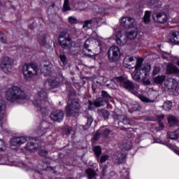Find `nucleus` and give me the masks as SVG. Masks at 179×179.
<instances>
[{
    "label": "nucleus",
    "mask_w": 179,
    "mask_h": 179,
    "mask_svg": "<svg viewBox=\"0 0 179 179\" xmlns=\"http://www.w3.org/2000/svg\"><path fill=\"white\" fill-rule=\"evenodd\" d=\"M143 20L145 23H149L150 22V11H145Z\"/></svg>",
    "instance_id": "obj_41"
},
{
    "label": "nucleus",
    "mask_w": 179,
    "mask_h": 179,
    "mask_svg": "<svg viewBox=\"0 0 179 179\" xmlns=\"http://www.w3.org/2000/svg\"><path fill=\"white\" fill-rule=\"evenodd\" d=\"M93 150L96 157V160L99 162L100 160V156H101V147L100 145L94 146Z\"/></svg>",
    "instance_id": "obj_25"
},
{
    "label": "nucleus",
    "mask_w": 179,
    "mask_h": 179,
    "mask_svg": "<svg viewBox=\"0 0 179 179\" xmlns=\"http://www.w3.org/2000/svg\"><path fill=\"white\" fill-rule=\"evenodd\" d=\"M121 26L125 29H134L136 27V21L130 17H122L120 20Z\"/></svg>",
    "instance_id": "obj_10"
},
{
    "label": "nucleus",
    "mask_w": 179,
    "mask_h": 179,
    "mask_svg": "<svg viewBox=\"0 0 179 179\" xmlns=\"http://www.w3.org/2000/svg\"><path fill=\"white\" fill-rule=\"evenodd\" d=\"M0 41L2 42L3 44H6V37L3 34L0 32Z\"/></svg>",
    "instance_id": "obj_49"
},
{
    "label": "nucleus",
    "mask_w": 179,
    "mask_h": 179,
    "mask_svg": "<svg viewBox=\"0 0 179 179\" xmlns=\"http://www.w3.org/2000/svg\"><path fill=\"white\" fill-rule=\"evenodd\" d=\"M26 149H27V150H29V152H33V150L36 149V144L34 143V142L31 141L27 143V145L26 146Z\"/></svg>",
    "instance_id": "obj_36"
},
{
    "label": "nucleus",
    "mask_w": 179,
    "mask_h": 179,
    "mask_svg": "<svg viewBox=\"0 0 179 179\" xmlns=\"http://www.w3.org/2000/svg\"><path fill=\"white\" fill-rule=\"evenodd\" d=\"M178 119L176 117V116L169 115L168 117V124L170 125V127H176L178 125Z\"/></svg>",
    "instance_id": "obj_21"
},
{
    "label": "nucleus",
    "mask_w": 179,
    "mask_h": 179,
    "mask_svg": "<svg viewBox=\"0 0 179 179\" xmlns=\"http://www.w3.org/2000/svg\"><path fill=\"white\" fill-rule=\"evenodd\" d=\"M169 41L172 44H179V31H173L169 34Z\"/></svg>",
    "instance_id": "obj_16"
},
{
    "label": "nucleus",
    "mask_w": 179,
    "mask_h": 179,
    "mask_svg": "<svg viewBox=\"0 0 179 179\" xmlns=\"http://www.w3.org/2000/svg\"><path fill=\"white\" fill-rule=\"evenodd\" d=\"M104 102H106V101H104V99L99 97L96 99V101H94L93 105L95 107H101L102 106H104Z\"/></svg>",
    "instance_id": "obj_31"
},
{
    "label": "nucleus",
    "mask_w": 179,
    "mask_h": 179,
    "mask_svg": "<svg viewBox=\"0 0 179 179\" xmlns=\"http://www.w3.org/2000/svg\"><path fill=\"white\" fill-rule=\"evenodd\" d=\"M58 41L59 45L64 50H70L72 47V38H71L69 34L65 31L60 32Z\"/></svg>",
    "instance_id": "obj_7"
},
{
    "label": "nucleus",
    "mask_w": 179,
    "mask_h": 179,
    "mask_svg": "<svg viewBox=\"0 0 179 179\" xmlns=\"http://www.w3.org/2000/svg\"><path fill=\"white\" fill-rule=\"evenodd\" d=\"M116 80L118 83H120V86H122L126 90H129V92H131L132 94H134V96H136L138 98L140 99L143 101V103H155L156 101L155 99H150L149 98L139 94L136 91H135V85H134V83L132 82L129 81V80L127 79L126 78H124L122 76L116 78Z\"/></svg>",
    "instance_id": "obj_3"
},
{
    "label": "nucleus",
    "mask_w": 179,
    "mask_h": 179,
    "mask_svg": "<svg viewBox=\"0 0 179 179\" xmlns=\"http://www.w3.org/2000/svg\"><path fill=\"white\" fill-rule=\"evenodd\" d=\"M109 157H110L107 155H102L101 157V158H99V163H101L102 164V163H106V162H107V160H108Z\"/></svg>",
    "instance_id": "obj_45"
},
{
    "label": "nucleus",
    "mask_w": 179,
    "mask_h": 179,
    "mask_svg": "<svg viewBox=\"0 0 179 179\" xmlns=\"http://www.w3.org/2000/svg\"><path fill=\"white\" fill-rule=\"evenodd\" d=\"M99 80L100 81V83H108V82H110L108 78L103 76L99 77Z\"/></svg>",
    "instance_id": "obj_47"
},
{
    "label": "nucleus",
    "mask_w": 179,
    "mask_h": 179,
    "mask_svg": "<svg viewBox=\"0 0 179 179\" xmlns=\"http://www.w3.org/2000/svg\"><path fill=\"white\" fill-rule=\"evenodd\" d=\"M116 119H117V120L120 122H122V124L124 125H130L131 124V120L128 117H127V116L122 115H116Z\"/></svg>",
    "instance_id": "obj_19"
},
{
    "label": "nucleus",
    "mask_w": 179,
    "mask_h": 179,
    "mask_svg": "<svg viewBox=\"0 0 179 179\" xmlns=\"http://www.w3.org/2000/svg\"><path fill=\"white\" fill-rule=\"evenodd\" d=\"M99 131L101 132V135L103 136V138H108V135H113V130L108 129V128H103L101 127L99 129Z\"/></svg>",
    "instance_id": "obj_20"
},
{
    "label": "nucleus",
    "mask_w": 179,
    "mask_h": 179,
    "mask_svg": "<svg viewBox=\"0 0 179 179\" xmlns=\"http://www.w3.org/2000/svg\"><path fill=\"white\" fill-rule=\"evenodd\" d=\"M159 128L161 129H163V128H164V124H163V123L161 122H159Z\"/></svg>",
    "instance_id": "obj_58"
},
{
    "label": "nucleus",
    "mask_w": 179,
    "mask_h": 179,
    "mask_svg": "<svg viewBox=\"0 0 179 179\" xmlns=\"http://www.w3.org/2000/svg\"><path fill=\"white\" fill-rule=\"evenodd\" d=\"M132 148V143L131 141H125L122 143V147L120 148L122 150H129Z\"/></svg>",
    "instance_id": "obj_34"
},
{
    "label": "nucleus",
    "mask_w": 179,
    "mask_h": 179,
    "mask_svg": "<svg viewBox=\"0 0 179 179\" xmlns=\"http://www.w3.org/2000/svg\"><path fill=\"white\" fill-rule=\"evenodd\" d=\"M89 103H90V106H92L93 104V103L91 101Z\"/></svg>",
    "instance_id": "obj_62"
},
{
    "label": "nucleus",
    "mask_w": 179,
    "mask_h": 179,
    "mask_svg": "<svg viewBox=\"0 0 179 179\" xmlns=\"http://www.w3.org/2000/svg\"><path fill=\"white\" fill-rule=\"evenodd\" d=\"M22 73L27 80L31 79L34 76H37L38 73V66L35 63L25 64L22 67Z\"/></svg>",
    "instance_id": "obj_5"
},
{
    "label": "nucleus",
    "mask_w": 179,
    "mask_h": 179,
    "mask_svg": "<svg viewBox=\"0 0 179 179\" xmlns=\"http://www.w3.org/2000/svg\"><path fill=\"white\" fill-rule=\"evenodd\" d=\"M101 96L103 97V99H104V101H106V103H107L108 100H110V99H111V96H110V94H108V92H107L105 90L101 91Z\"/></svg>",
    "instance_id": "obj_38"
},
{
    "label": "nucleus",
    "mask_w": 179,
    "mask_h": 179,
    "mask_svg": "<svg viewBox=\"0 0 179 179\" xmlns=\"http://www.w3.org/2000/svg\"><path fill=\"white\" fill-rule=\"evenodd\" d=\"M164 85L167 87L168 90H176L178 83L173 78H169L164 81Z\"/></svg>",
    "instance_id": "obj_14"
},
{
    "label": "nucleus",
    "mask_w": 179,
    "mask_h": 179,
    "mask_svg": "<svg viewBox=\"0 0 179 179\" xmlns=\"http://www.w3.org/2000/svg\"><path fill=\"white\" fill-rule=\"evenodd\" d=\"M27 142V138L26 137H16L13 138L10 141V146H20Z\"/></svg>",
    "instance_id": "obj_15"
},
{
    "label": "nucleus",
    "mask_w": 179,
    "mask_h": 179,
    "mask_svg": "<svg viewBox=\"0 0 179 179\" xmlns=\"http://www.w3.org/2000/svg\"><path fill=\"white\" fill-rule=\"evenodd\" d=\"M165 80V76H158L154 78V82L156 85H163V82H164Z\"/></svg>",
    "instance_id": "obj_27"
},
{
    "label": "nucleus",
    "mask_w": 179,
    "mask_h": 179,
    "mask_svg": "<svg viewBox=\"0 0 179 179\" xmlns=\"http://www.w3.org/2000/svg\"><path fill=\"white\" fill-rule=\"evenodd\" d=\"M146 85H150V81L149 80L145 81Z\"/></svg>",
    "instance_id": "obj_61"
},
{
    "label": "nucleus",
    "mask_w": 179,
    "mask_h": 179,
    "mask_svg": "<svg viewBox=\"0 0 179 179\" xmlns=\"http://www.w3.org/2000/svg\"><path fill=\"white\" fill-rule=\"evenodd\" d=\"M55 3H52L49 8H55Z\"/></svg>",
    "instance_id": "obj_60"
},
{
    "label": "nucleus",
    "mask_w": 179,
    "mask_h": 179,
    "mask_svg": "<svg viewBox=\"0 0 179 179\" xmlns=\"http://www.w3.org/2000/svg\"><path fill=\"white\" fill-rule=\"evenodd\" d=\"M128 41V36L122 31H120L116 35V43L118 45H125Z\"/></svg>",
    "instance_id": "obj_12"
},
{
    "label": "nucleus",
    "mask_w": 179,
    "mask_h": 179,
    "mask_svg": "<svg viewBox=\"0 0 179 179\" xmlns=\"http://www.w3.org/2000/svg\"><path fill=\"white\" fill-rule=\"evenodd\" d=\"M68 10H71V7L69 6V0H64L62 12H68Z\"/></svg>",
    "instance_id": "obj_37"
},
{
    "label": "nucleus",
    "mask_w": 179,
    "mask_h": 179,
    "mask_svg": "<svg viewBox=\"0 0 179 179\" xmlns=\"http://www.w3.org/2000/svg\"><path fill=\"white\" fill-rule=\"evenodd\" d=\"M94 23H96V24H101L103 23V19L100 17H94Z\"/></svg>",
    "instance_id": "obj_52"
},
{
    "label": "nucleus",
    "mask_w": 179,
    "mask_h": 179,
    "mask_svg": "<svg viewBox=\"0 0 179 179\" xmlns=\"http://www.w3.org/2000/svg\"><path fill=\"white\" fill-rule=\"evenodd\" d=\"M71 132H72V127H67L64 128L63 131V134L64 135H66V136H69V135H71Z\"/></svg>",
    "instance_id": "obj_44"
},
{
    "label": "nucleus",
    "mask_w": 179,
    "mask_h": 179,
    "mask_svg": "<svg viewBox=\"0 0 179 179\" xmlns=\"http://www.w3.org/2000/svg\"><path fill=\"white\" fill-rule=\"evenodd\" d=\"M145 66V65H143V58H138V59H136V64L134 66V67H136V69L141 70Z\"/></svg>",
    "instance_id": "obj_33"
},
{
    "label": "nucleus",
    "mask_w": 179,
    "mask_h": 179,
    "mask_svg": "<svg viewBox=\"0 0 179 179\" xmlns=\"http://www.w3.org/2000/svg\"><path fill=\"white\" fill-rule=\"evenodd\" d=\"M171 107H173V103L171 101H165L162 106V108L165 110V111H170Z\"/></svg>",
    "instance_id": "obj_29"
},
{
    "label": "nucleus",
    "mask_w": 179,
    "mask_h": 179,
    "mask_svg": "<svg viewBox=\"0 0 179 179\" xmlns=\"http://www.w3.org/2000/svg\"><path fill=\"white\" fill-rule=\"evenodd\" d=\"M96 43L97 44V45H99V47H101V42H100V41H96Z\"/></svg>",
    "instance_id": "obj_59"
},
{
    "label": "nucleus",
    "mask_w": 179,
    "mask_h": 179,
    "mask_svg": "<svg viewBox=\"0 0 179 179\" xmlns=\"http://www.w3.org/2000/svg\"><path fill=\"white\" fill-rule=\"evenodd\" d=\"M160 72V67L158 66H155L152 71V74L153 75H157Z\"/></svg>",
    "instance_id": "obj_51"
},
{
    "label": "nucleus",
    "mask_w": 179,
    "mask_h": 179,
    "mask_svg": "<svg viewBox=\"0 0 179 179\" xmlns=\"http://www.w3.org/2000/svg\"><path fill=\"white\" fill-rule=\"evenodd\" d=\"M106 170H107V166H105L102 169V173H103V176H105V174H106Z\"/></svg>",
    "instance_id": "obj_57"
},
{
    "label": "nucleus",
    "mask_w": 179,
    "mask_h": 179,
    "mask_svg": "<svg viewBox=\"0 0 179 179\" xmlns=\"http://www.w3.org/2000/svg\"><path fill=\"white\" fill-rule=\"evenodd\" d=\"M155 20L158 23L163 24L167 22V15L164 13H158L156 14Z\"/></svg>",
    "instance_id": "obj_18"
},
{
    "label": "nucleus",
    "mask_w": 179,
    "mask_h": 179,
    "mask_svg": "<svg viewBox=\"0 0 179 179\" xmlns=\"http://www.w3.org/2000/svg\"><path fill=\"white\" fill-rule=\"evenodd\" d=\"M41 73L44 76H50L52 73V64L50 62L41 64Z\"/></svg>",
    "instance_id": "obj_11"
},
{
    "label": "nucleus",
    "mask_w": 179,
    "mask_h": 179,
    "mask_svg": "<svg viewBox=\"0 0 179 179\" xmlns=\"http://www.w3.org/2000/svg\"><path fill=\"white\" fill-rule=\"evenodd\" d=\"M48 83L52 87H57V86H58V83H59V80H58V78L55 77H51L48 80Z\"/></svg>",
    "instance_id": "obj_26"
},
{
    "label": "nucleus",
    "mask_w": 179,
    "mask_h": 179,
    "mask_svg": "<svg viewBox=\"0 0 179 179\" xmlns=\"http://www.w3.org/2000/svg\"><path fill=\"white\" fill-rule=\"evenodd\" d=\"M161 118H164V115H162Z\"/></svg>",
    "instance_id": "obj_63"
},
{
    "label": "nucleus",
    "mask_w": 179,
    "mask_h": 179,
    "mask_svg": "<svg viewBox=\"0 0 179 179\" xmlns=\"http://www.w3.org/2000/svg\"><path fill=\"white\" fill-rule=\"evenodd\" d=\"M166 73L168 75H173V74H178L179 73V69L178 67L175 66L173 64H169L166 66Z\"/></svg>",
    "instance_id": "obj_17"
},
{
    "label": "nucleus",
    "mask_w": 179,
    "mask_h": 179,
    "mask_svg": "<svg viewBox=\"0 0 179 179\" xmlns=\"http://www.w3.org/2000/svg\"><path fill=\"white\" fill-rule=\"evenodd\" d=\"M90 45V39H87L85 43V48L89 51V52H92V50L89 49Z\"/></svg>",
    "instance_id": "obj_48"
},
{
    "label": "nucleus",
    "mask_w": 179,
    "mask_h": 179,
    "mask_svg": "<svg viewBox=\"0 0 179 179\" xmlns=\"http://www.w3.org/2000/svg\"><path fill=\"white\" fill-rule=\"evenodd\" d=\"M15 64V61L10 57H6L3 59L1 63V68L5 73H8L12 71V68H13V65Z\"/></svg>",
    "instance_id": "obj_9"
},
{
    "label": "nucleus",
    "mask_w": 179,
    "mask_h": 179,
    "mask_svg": "<svg viewBox=\"0 0 179 179\" xmlns=\"http://www.w3.org/2000/svg\"><path fill=\"white\" fill-rule=\"evenodd\" d=\"M101 114L103 115L104 120H107L110 116V112L106 109H101L100 110Z\"/></svg>",
    "instance_id": "obj_42"
},
{
    "label": "nucleus",
    "mask_w": 179,
    "mask_h": 179,
    "mask_svg": "<svg viewBox=\"0 0 179 179\" xmlns=\"http://www.w3.org/2000/svg\"><path fill=\"white\" fill-rule=\"evenodd\" d=\"M115 163L117 164H121V163H124L125 159H127V155L125 154H122L119 157H114Z\"/></svg>",
    "instance_id": "obj_28"
},
{
    "label": "nucleus",
    "mask_w": 179,
    "mask_h": 179,
    "mask_svg": "<svg viewBox=\"0 0 179 179\" xmlns=\"http://www.w3.org/2000/svg\"><path fill=\"white\" fill-rule=\"evenodd\" d=\"M131 108L134 110V111H139L142 108L141 105L138 103V102H134L131 103Z\"/></svg>",
    "instance_id": "obj_40"
},
{
    "label": "nucleus",
    "mask_w": 179,
    "mask_h": 179,
    "mask_svg": "<svg viewBox=\"0 0 179 179\" xmlns=\"http://www.w3.org/2000/svg\"><path fill=\"white\" fill-rule=\"evenodd\" d=\"M68 117H75L80 114V101L78 98L69 99L66 106Z\"/></svg>",
    "instance_id": "obj_4"
},
{
    "label": "nucleus",
    "mask_w": 179,
    "mask_h": 179,
    "mask_svg": "<svg viewBox=\"0 0 179 179\" xmlns=\"http://www.w3.org/2000/svg\"><path fill=\"white\" fill-rule=\"evenodd\" d=\"M39 43L41 45H45V44H47V39H45V37L42 36V38L39 41Z\"/></svg>",
    "instance_id": "obj_50"
},
{
    "label": "nucleus",
    "mask_w": 179,
    "mask_h": 179,
    "mask_svg": "<svg viewBox=\"0 0 179 179\" xmlns=\"http://www.w3.org/2000/svg\"><path fill=\"white\" fill-rule=\"evenodd\" d=\"M94 17L92 18L90 20H86L85 21V24L83 25V27H87V26H89V24H94Z\"/></svg>",
    "instance_id": "obj_46"
},
{
    "label": "nucleus",
    "mask_w": 179,
    "mask_h": 179,
    "mask_svg": "<svg viewBox=\"0 0 179 179\" xmlns=\"http://www.w3.org/2000/svg\"><path fill=\"white\" fill-rule=\"evenodd\" d=\"M121 55V50L120 48L116 45L111 46L108 51V57L110 62H117L120 59Z\"/></svg>",
    "instance_id": "obj_8"
},
{
    "label": "nucleus",
    "mask_w": 179,
    "mask_h": 179,
    "mask_svg": "<svg viewBox=\"0 0 179 179\" xmlns=\"http://www.w3.org/2000/svg\"><path fill=\"white\" fill-rule=\"evenodd\" d=\"M86 118H87V123L84 126V129H87L88 128H90V126L93 122V117L90 115H87L86 116Z\"/></svg>",
    "instance_id": "obj_32"
},
{
    "label": "nucleus",
    "mask_w": 179,
    "mask_h": 179,
    "mask_svg": "<svg viewBox=\"0 0 179 179\" xmlns=\"http://www.w3.org/2000/svg\"><path fill=\"white\" fill-rule=\"evenodd\" d=\"M59 59L61 62H62L63 65H66L68 64V59H66V56L64 53H60Z\"/></svg>",
    "instance_id": "obj_39"
},
{
    "label": "nucleus",
    "mask_w": 179,
    "mask_h": 179,
    "mask_svg": "<svg viewBox=\"0 0 179 179\" xmlns=\"http://www.w3.org/2000/svg\"><path fill=\"white\" fill-rule=\"evenodd\" d=\"M78 8H76L77 10H80V11H82V10H85L86 8H82V7L85 5V3H78Z\"/></svg>",
    "instance_id": "obj_53"
},
{
    "label": "nucleus",
    "mask_w": 179,
    "mask_h": 179,
    "mask_svg": "<svg viewBox=\"0 0 179 179\" xmlns=\"http://www.w3.org/2000/svg\"><path fill=\"white\" fill-rule=\"evenodd\" d=\"M3 146H5V143L2 140H0V150H3Z\"/></svg>",
    "instance_id": "obj_55"
},
{
    "label": "nucleus",
    "mask_w": 179,
    "mask_h": 179,
    "mask_svg": "<svg viewBox=\"0 0 179 179\" xmlns=\"http://www.w3.org/2000/svg\"><path fill=\"white\" fill-rule=\"evenodd\" d=\"M101 135V133L100 132H96L94 136V141H99L100 138V136Z\"/></svg>",
    "instance_id": "obj_54"
},
{
    "label": "nucleus",
    "mask_w": 179,
    "mask_h": 179,
    "mask_svg": "<svg viewBox=\"0 0 179 179\" xmlns=\"http://www.w3.org/2000/svg\"><path fill=\"white\" fill-rule=\"evenodd\" d=\"M48 95L45 89H41L38 92L33 104L36 110L42 114V115H48L50 114V102L47 101Z\"/></svg>",
    "instance_id": "obj_1"
},
{
    "label": "nucleus",
    "mask_w": 179,
    "mask_h": 179,
    "mask_svg": "<svg viewBox=\"0 0 179 179\" xmlns=\"http://www.w3.org/2000/svg\"><path fill=\"white\" fill-rule=\"evenodd\" d=\"M5 102L0 100V121L3 118V115L5 114Z\"/></svg>",
    "instance_id": "obj_30"
},
{
    "label": "nucleus",
    "mask_w": 179,
    "mask_h": 179,
    "mask_svg": "<svg viewBox=\"0 0 179 179\" xmlns=\"http://www.w3.org/2000/svg\"><path fill=\"white\" fill-rule=\"evenodd\" d=\"M134 57L127 56L123 61V63L124 65H127V66H131V62H134Z\"/></svg>",
    "instance_id": "obj_35"
},
{
    "label": "nucleus",
    "mask_w": 179,
    "mask_h": 179,
    "mask_svg": "<svg viewBox=\"0 0 179 179\" xmlns=\"http://www.w3.org/2000/svg\"><path fill=\"white\" fill-rule=\"evenodd\" d=\"M45 125H50V123L47 122H44L42 124V127L41 129H39L38 131V134L39 135V136H43V135H44V134H45V132H47V129H48V127H45Z\"/></svg>",
    "instance_id": "obj_23"
},
{
    "label": "nucleus",
    "mask_w": 179,
    "mask_h": 179,
    "mask_svg": "<svg viewBox=\"0 0 179 179\" xmlns=\"http://www.w3.org/2000/svg\"><path fill=\"white\" fill-rule=\"evenodd\" d=\"M52 121H56L57 122H61L64 120V111L56 110L52 112L50 115Z\"/></svg>",
    "instance_id": "obj_13"
},
{
    "label": "nucleus",
    "mask_w": 179,
    "mask_h": 179,
    "mask_svg": "<svg viewBox=\"0 0 179 179\" xmlns=\"http://www.w3.org/2000/svg\"><path fill=\"white\" fill-rule=\"evenodd\" d=\"M39 155L40 156H45V155H47V151L41 150L39 151Z\"/></svg>",
    "instance_id": "obj_56"
},
{
    "label": "nucleus",
    "mask_w": 179,
    "mask_h": 179,
    "mask_svg": "<svg viewBox=\"0 0 179 179\" xmlns=\"http://www.w3.org/2000/svg\"><path fill=\"white\" fill-rule=\"evenodd\" d=\"M176 64L178 65V66H179V61L177 62Z\"/></svg>",
    "instance_id": "obj_64"
},
{
    "label": "nucleus",
    "mask_w": 179,
    "mask_h": 179,
    "mask_svg": "<svg viewBox=\"0 0 179 179\" xmlns=\"http://www.w3.org/2000/svg\"><path fill=\"white\" fill-rule=\"evenodd\" d=\"M127 36L129 40H134V38H136L138 36V28L135 27L133 30L129 31Z\"/></svg>",
    "instance_id": "obj_22"
},
{
    "label": "nucleus",
    "mask_w": 179,
    "mask_h": 179,
    "mask_svg": "<svg viewBox=\"0 0 179 179\" xmlns=\"http://www.w3.org/2000/svg\"><path fill=\"white\" fill-rule=\"evenodd\" d=\"M150 72V64H145L141 70L136 69L132 73V78L136 82H139V80H145L146 76L149 75Z\"/></svg>",
    "instance_id": "obj_6"
},
{
    "label": "nucleus",
    "mask_w": 179,
    "mask_h": 179,
    "mask_svg": "<svg viewBox=\"0 0 179 179\" xmlns=\"http://www.w3.org/2000/svg\"><path fill=\"white\" fill-rule=\"evenodd\" d=\"M85 173L87 175L89 179L94 178L95 177H97L99 176L97 175V173H96V171H94V170L92 169H86Z\"/></svg>",
    "instance_id": "obj_24"
},
{
    "label": "nucleus",
    "mask_w": 179,
    "mask_h": 179,
    "mask_svg": "<svg viewBox=\"0 0 179 179\" xmlns=\"http://www.w3.org/2000/svg\"><path fill=\"white\" fill-rule=\"evenodd\" d=\"M68 20L70 24H78V19L73 16L69 17Z\"/></svg>",
    "instance_id": "obj_43"
},
{
    "label": "nucleus",
    "mask_w": 179,
    "mask_h": 179,
    "mask_svg": "<svg viewBox=\"0 0 179 179\" xmlns=\"http://www.w3.org/2000/svg\"><path fill=\"white\" fill-rule=\"evenodd\" d=\"M6 99L8 100V101H11V103L24 104L26 100H27V96L22 89L14 86L7 90Z\"/></svg>",
    "instance_id": "obj_2"
}]
</instances>
